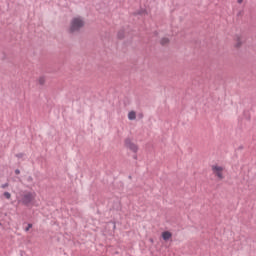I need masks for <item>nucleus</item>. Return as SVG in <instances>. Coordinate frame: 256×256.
Returning <instances> with one entry per match:
<instances>
[{
  "instance_id": "nucleus-19",
  "label": "nucleus",
  "mask_w": 256,
  "mask_h": 256,
  "mask_svg": "<svg viewBox=\"0 0 256 256\" xmlns=\"http://www.w3.org/2000/svg\"><path fill=\"white\" fill-rule=\"evenodd\" d=\"M143 117H144L143 113L138 114V119H143Z\"/></svg>"
},
{
  "instance_id": "nucleus-3",
  "label": "nucleus",
  "mask_w": 256,
  "mask_h": 256,
  "mask_svg": "<svg viewBox=\"0 0 256 256\" xmlns=\"http://www.w3.org/2000/svg\"><path fill=\"white\" fill-rule=\"evenodd\" d=\"M35 199V193L33 192H27L22 196V204L23 205H30V203H33V200Z\"/></svg>"
},
{
  "instance_id": "nucleus-4",
  "label": "nucleus",
  "mask_w": 256,
  "mask_h": 256,
  "mask_svg": "<svg viewBox=\"0 0 256 256\" xmlns=\"http://www.w3.org/2000/svg\"><path fill=\"white\" fill-rule=\"evenodd\" d=\"M212 171L218 177V179H224L223 177V167L221 166H212Z\"/></svg>"
},
{
  "instance_id": "nucleus-2",
  "label": "nucleus",
  "mask_w": 256,
  "mask_h": 256,
  "mask_svg": "<svg viewBox=\"0 0 256 256\" xmlns=\"http://www.w3.org/2000/svg\"><path fill=\"white\" fill-rule=\"evenodd\" d=\"M124 145H125L126 149H129L130 151H132V153H137V151H139V146H137V144L133 143V141H131L130 138H126L124 140Z\"/></svg>"
},
{
  "instance_id": "nucleus-12",
  "label": "nucleus",
  "mask_w": 256,
  "mask_h": 256,
  "mask_svg": "<svg viewBox=\"0 0 256 256\" xmlns=\"http://www.w3.org/2000/svg\"><path fill=\"white\" fill-rule=\"evenodd\" d=\"M15 157H17V159H23V157H25V153H18Z\"/></svg>"
},
{
  "instance_id": "nucleus-5",
  "label": "nucleus",
  "mask_w": 256,
  "mask_h": 256,
  "mask_svg": "<svg viewBox=\"0 0 256 256\" xmlns=\"http://www.w3.org/2000/svg\"><path fill=\"white\" fill-rule=\"evenodd\" d=\"M235 41H236V43H235L234 47H236V49H239L241 47V45H243V38L239 35H236Z\"/></svg>"
},
{
  "instance_id": "nucleus-10",
  "label": "nucleus",
  "mask_w": 256,
  "mask_h": 256,
  "mask_svg": "<svg viewBox=\"0 0 256 256\" xmlns=\"http://www.w3.org/2000/svg\"><path fill=\"white\" fill-rule=\"evenodd\" d=\"M45 81H46L45 76H41L38 79L39 85H42V86L45 85Z\"/></svg>"
},
{
  "instance_id": "nucleus-7",
  "label": "nucleus",
  "mask_w": 256,
  "mask_h": 256,
  "mask_svg": "<svg viewBox=\"0 0 256 256\" xmlns=\"http://www.w3.org/2000/svg\"><path fill=\"white\" fill-rule=\"evenodd\" d=\"M128 119H129V121H135L137 119V112L130 111L128 113Z\"/></svg>"
},
{
  "instance_id": "nucleus-13",
  "label": "nucleus",
  "mask_w": 256,
  "mask_h": 256,
  "mask_svg": "<svg viewBox=\"0 0 256 256\" xmlns=\"http://www.w3.org/2000/svg\"><path fill=\"white\" fill-rule=\"evenodd\" d=\"M144 13H146V10H139L136 12V15H144Z\"/></svg>"
},
{
  "instance_id": "nucleus-1",
  "label": "nucleus",
  "mask_w": 256,
  "mask_h": 256,
  "mask_svg": "<svg viewBox=\"0 0 256 256\" xmlns=\"http://www.w3.org/2000/svg\"><path fill=\"white\" fill-rule=\"evenodd\" d=\"M85 27V22L81 18H73L70 23L69 33H79Z\"/></svg>"
},
{
  "instance_id": "nucleus-14",
  "label": "nucleus",
  "mask_w": 256,
  "mask_h": 256,
  "mask_svg": "<svg viewBox=\"0 0 256 256\" xmlns=\"http://www.w3.org/2000/svg\"><path fill=\"white\" fill-rule=\"evenodd\" d=\"M9 187V183H4L1 185V189H7Z\"/></svg>"
},
{
  "instance_id": "nucleus-6",
  "label": "nucleus",
  "mask_w": 256,
  "mask_h": 256,
  "mask_svg": "<svg viewBox=\"0 0 256 256\" xmlns=\"http://www.w3.org/2000/svg\"><path fill=\"white\" fill-rule=\"evenodd\" d=\"M171 237H173V234L171 232L169 231L162 232V239L164 241H169Z\"/></svg>"
},
{
  "instance_id": "nucleus-20",
  "label": "nucleus",
  "mask_w": 256,
  "mask_h": 256,
  "mask_svg": "<svg viewBox=\"0 0 256 256\" xmlns=\"http://www.w3.org/2000/svg\"><path fill=\"white\" fill-rule=\"evenodd\" d=\"M237 3L239 4L243 3V0H238Z\"/></svg>"
},
{
  "instance_id": "nucleus-18",
  "label": "nucleus",
  "mask_w": 256,
  "mask_h": 256,
  "mask_svg": "<svg viewBox=\"0 0 256 256\" xmlns=\"http://www.w3.org/2000/svg\"><path fill=\"white\" fill-rule=\"evenodd\" d=\"M14 173H15V175H21V170L16 169V170L14 171Z\"/></svg>"
},
{
  "instance_id": "nucleus-21",
  "label": "nucleus",
  "mask_w": 256,
  "mask_h": 256,
  "mask_svg": "<svg viewBox=\"0 0 256 256\" xmlns=\"http://www.w3.org/2000/svg\"><path fill=\"white\" fill-rule=\"evenodd\" d=\"M133 159H136V160H137V154H135V155L133 156Z\"/></svg>"
},
{
  "instance_id": "nucleus-15",
  "label": "nucleus",
  "mask_w": 256,
  "mask_h": 256,
  "mask_svg": "<svg viewBox=\"0 0 256 256\" xmlns=\"http://www.w3.org/2000/svg\"><path fill=\"white\" fill-rule=\"evenodd\" d=\"M33 227V224L28 223V226L25 228V231H29V229H31Z\"/></svg>"
},
{
  "instance_id": "nucleus-22",
  "label": "nucleus",
  "mask_w": 256,
  "mask_h": 256,
  "mask_svg": "<svg viewBox=\"0 0 256 256\" xmlns=\"http://www.w3.org/2000/svg\"><path fill=\"white\" fill-rule=\"evenodd\" d=\"M239 149H243V146H240Z\"/></svg>"
},
{
  "instance_id": "nucleus-11",
  "label": "nucleus",
  "mask_w": 256,
  "mask_h": 256,
  "mask_svg": "<svg viewBox=\"0 0 256 256\" xmlns=\"http://www.w3.org/2000/svg\"><path fill=\"white\" fill-rule=\"evenodd\" d=\"M3 197H5V199H11V193H9V192H4V193H3Z\"/></svg>"
},
{
  "instance_id": "nucleus-17",
  "label": "nucleus",
  "mask_w": 256,
  "mask_h": 256,
  "mask_svg": "<svg viewBox=\"0 0 256 256\" xmlns=\"http://www.w3.org/2000/svg\"><path fill=\"white\" fill-rule=\"evenodd\" d=\"M243 10H240L238 13H237V17H243Z\"/></svg>"
},
{
  "instance_id": "nucleus-9",
  "label": "nucleus",
  "mask_w": 256,
  "mask_h": 256,
  "mask_svg": "<svg viewBox=\"0 0 256 256\" xmlns=\"http://www.w3.org/2000/svg\"><path fill=\"white\" fill-rule=\"evenodd\" d=\"M118 39H125V30L121 29L117 34Z\"/></svg>"
},
{
  "instance_id": "nucleus-8",
  "label": "nucleus",
  "mask_w": 256,
  "mask_h": 256,
  "mask_svg": "<svg viewBox=\"0 0 256 256\" xmlns=\"http://www.w3.org/2000/svg\"><path fill=\"white\" fill-rule=\"evenodd\" d=\"M169 43H170V40H169V38H162L161 40H160V45H162V47H165V45H169Z\"/></svg>"
},
{
  "instance_id": "nucleus-16",
  "label": "nucleus",
  "mask_w": 256,
  "mask_h": 256,
  "mask_svg": "<svg viewBox=\"0 0 256 256\" xmlns=\"http://www.w3.org/2000/svg\"><path fill=\"white\" fill-rule=\"evenodd\" d=\"M27 181L28 183H33V176H28Z\"/></svg>"
}]
</instances>
